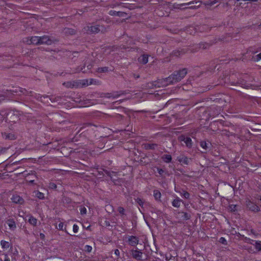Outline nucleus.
<instances>
[{
    "label": "nucleus",
    "mask_w": 261,
    "mask_h": 261,
    "mask_svg": "<svg viewBox=\"0 0 261 261\" xmlns=\"http://www.w3.org/2000/svg\"><path fill=\"white\" fill-rule=\"evenodd\" d=\"M39 40L40 44H46L49 45L54 42L51 38L47 35L39 37Z\"/></svg>",
    "instance_id": "1a4fd4ad"
},
{
    "label": "nucleus",
    "mask_w": 261,
    "mask_h": 261,
    "mask_svg": "<svg viewBox=\"0 0 261 261\" xmlns=\"http://www.w3.org/2000/svg\"><path fill=\"white\" fill-rule=\"evenodd\" d=\"M3 139L7 140H14L16 139V136L12 133H2Z\"/></svg>",
    "instance_id": "dca6fc26"
},
{
    "label": "nucleus",
    "mask_w": 261,
    "mask_h": 261,
    "mask_svg": "<svg viewBox=\"0 0 261 261\" xmlns=\"http://www.w3.org/2000/svg\"><path fill=\"white\" fill-rule=\"evenodd\" d=\"M170 80H168L167 79V77L164 79L159 80L157 81H154L152 83H150L148 84V87H165L168 86L169 84H173L172 83H170Z\"/></svg>",
    "instance_id": "39448f33"
},
{
    "label": "nucleus",
    "mask_w": 261,
    "mask_h": 261,
    "mask_svg": "<svg viewBox=\"0 0 261 261\" xmlns=\"http://www.w3.org/2000/svg\"><path fill=\"white\" fill-rule=\"evenodd\" d=\"M162 160L166 163H170L172 161V156L169 154H164L161 157Z\"/></svg>",
    "instance_id": "b1692460"
},
{
    "label": "nucleus",
    "mask_w": 261,
    "mask_h": 261,
    "mask_svg": "<svg viewBox=\"0 0 261 261\" xmlns=\"http://www.w3.org/2000/svg\"><path fill=\"white\" fill-rule=\"evenodd\" d=\"M95 126V125L91 123H85L83 124L82 127H81V130L82 129H84L88 127H90V126Z\"/></svg>",
    "instance_id": "37998d69"
},
{
    "label": "nucleus",
    "mask_w": 261,
    "mask_h": 261,
    "mask_svg": "<svg viewBox=\"0 0 261 261\" xmlns=\"http://www.w3.org/2000/svg\"><path fill=\"white\" fill-rule=\"evenodd\" d=\"M84 31L88 34H92L98 33L99 32L104 33L106 29L103 26L90 24L84 28Z\"/></svg>",
    "instance_id": "20e7f679"
},
{
    "label": "nucleus",
    "mask_w": 261,
    "mask_h": 261,
    "mask_svg": "<svg viewBox=\"0 0 261 261\" xmlns=\"http://www.w3.org/2000/svg\"><path fill=\"white\" fill-rule=\"evenodd\" d=\"M238 236H239L242 240H243L244 242L248 243L250 241V239L245 237L244 235H242L240 233H239Z\"/></svg>",
    "instance_id": "4c0bfd02"
},
{
    "label": "nucleus",
    "mask_w": 261,
    "mask_h": 261,
    "mask_svg": "<svg viewBox=\"0 0 261 261\" xmlns=\"http://www.w3.org/2000/svg\"><path fill=\"white\" fill-rule=\"evenodd\" d=\"M94 80L92 79H90L89 80H86V82H87L86 85H90L94 83Z\"/></svg>",
    "instance_id": "864d4df0"
},
{
    "label": "nucleus",
    "mask_w": 261,
    "mask_h": 261,
    "mask_svg": "<svg viewBox=\"0 0 261 261\" xmlns=\"http://www.w3.org/2000/svg\"><path fill=\"white\" fill-rule=\"evenodd\" d=\"M200 146L205 151H206L210 148L208 144L205 141H201L200 142Z\"/></svg>",
    "instance_id": "72a5a7b5"
},
{
    "label": "nucleus",
    "mask_w": 261,
    "mask_h": 261,
    "mask_svg": "<svg viewBox=\"0 0 261 261\" xmlns=\"http://www.w3.org/2000/svg\"><path fill=\"white\" fill-rule=\"evenodd\" d=\"M254 246H255V249L259 251H261V241H255Z\"/></svg>",
    "instance_id": "f704fd0d"
},
{
    "label": "nucleus",
    "mask_w": 261,
    "mask_h": 261,
    "mask_svg": "<svg viewBox=\"0 0 261 261\" xmlns=\"http://www.w3.org/2000/svg\"><path fill=\"white\" fill-rule=\"evenodd\" d=\"M63 226L64 223L63 222H61L59 224L58 226L57 227V228L59 230H63Z\"/></svg>",
    "instance_id": "603ef678"
},
{
    "label": "nucleus",
    "mask_w": 261,
    "mask_h": 261,
    "mask_svg": "<svg viewBox=\"0 0 261 261\" xmlns=\"http://www.w3.org/2000/svg\"><path fill=\"white\" fill-rule=\"evenodd\" d=\"M219 242L225 245H227V242L224 237H221L219 240Z\"/></svg>",
    "instance_id": "09e8293b"
},
{
    "label": "nucleus",
    "mask_w": 261,
    "mask_h": 261,
    "mask_svg": "<svg viewBox=\"0 0 261 261\" xmlns=\"http://www.w3.org/2000/svg\"><path fill=\"white\" fill-rule=\"evenodd\" d=\"M8 149V148L7 147H4L0 146V155L5 154L7 152Z\"/></svg>",
    "instance_id": "c03bdc74"
},
{
    "label": "nucleus",
    "mask_w": 261,
    "mask_h": 261,
    "mask_svg": "<svg viewBox=\"0 0 261 261\" xmlns=\"http://www.w3.org/2000/svg\"><path fill=\"white\" fill-rule=\"evenodd\" d=\"M153 196L156 200L161 201V193L159 190H154L153 191Z\"/></svg>",
    "instance_id": "c85d7f7f"
},
{
    "label": "nucleus",
    "mask_w": 261,
    "mask_h": 261,
    "mask_svg": "<svg viewBox=\"0 0 261 261\" xmlns=\"http://www.w3.org/2000/svg\"><path fill=\"white\" fill-rule=\"evenodd\" d=\"M179 214L182 215L181 218H182V220H189L191 217L190 214H189L188 213L180 212H179Z\"/></svg>",
    "instance_id": "bb28decb"
},
{
    "label": "nucleus",
    "mask_w": 261,
    "mask_h": 261,
    "mask_svg": "<svg viewBox=\"0 0 261 261\" xmlns=\"http://www.w3.org/2000/svg\"><path fill=\"white\" fill-rule=\"evenodd\" d=\"M241 75L237 72L230 73L225 77V82L232 86H240L242 87H248L246 82L240 77Z\"/></svg>",
    "instance_id": "f257e3e1"
},
{
    "label": "nucleus",
    "mask_w": 261,
    "mask_h": 261,
    "mask_svg": "<svg viewBox=\"0 0 261 261\" xmlns=\"http://www.w3.org/2000/svg\"><path fill=\"white\" fill-rule=\"evenodd\" d=\"M127 93H128V92H127L126 91H120L118 92V94H119V96H120L121 95H125Z\"/></svg>",
    "instance_id": "e2e57ef3"
},
{
    "label": "nucleus",
    "mask_w": 261,
    "mask_h": 261,
    "mask_svg": "<svg viewBox=\"0 0 261 261\" xmlns=\"http://www.w3.org/2000/svg\"><path fill=\"white\" fill-rule=\"evenodd\" d=\"M63 85L67 88H72L76 86V83L73 81L66 82L63 83Z\"/></svg>",
    "instance_id": "cd10ccee"
},
{
    "label": "nucleus",
    "mask_w": 261,
    "mask_h": 261,
    "mask_svg": "<svg viewBox=\"0 0 261 261\" xmlns=\"http://www.w3.org/2000/svg\"><path fill=\"white\" fill-rule=\"evenodd\" d=\"M248 51L250 53H251L252 54H254L256 53L258 51L255 50V49H254L253 47H250L248 49Z\"/></svg>",
    "instance_id": "bf43d9fd"
},
{
    "label": "nucleus",
    "mask_w": 261,
    "mask_h": 261,
    "mask_svg": "<svg viewBox=\"0 0 261 261\" xmlns=\"http://www.w3.org/2000/svg\"><path fill=\"white\" fill-rule=\"evenodd\" d=\"M135 201L136 202V203L141 207V208L143 209V204L145 202V201L143 199H141V198H137V199H135Z\"/></svg>",
    "instance_id": "473e14b6"
},
{
    "label": "nucleus",
    "mask_w": 261,
    "mask_h": 261,
    "mask_svg": "<svg viewBox=\"0 0 261 261\" xmlns=\"http://www.w3.org/2000/svg\"><path fill=\"white\" fill-rule=\"evenodd\" d=\"M103 173H105L108 176H109L111 178V176H112V174H116V172L113 171H108L106 169H103Z\"/></svg>",
    "instance_id": "a19ab883"
},
{
    "label": "nucleus",
    "mask_w": 261,
    "mask_h": 261,
    "mask_svg": "<svg viewBox=\"0 0 261 261\" xmlns=\"http://www.w3.org/2000/svg\"><path fill=\"white\" fill-rule=\"evenodd\" d=\"M39 36H32L30 38H27L25 42L28 44L40 45Z\"/></svg>",
    "instance_id": "9b49d317"
},
{
    "label": "nucleus",
    "mask_w": 261,
    "mask_h": 261,
    "mask_svg": "<svg viewBox=\"0 0 261 261\" xmlns=\"http://www.w3.org/2000/svg\"><path fill=\"white\" fill-rule=\"evenodd\" d=\"M6 223L8 224L11 230H14L16 228L15 221L13 218L7 220Z\"/></svg>",
    "instance_id": "2eb2a0df"
},
{
    "label": "nucleus",
    "mask_w": 261,
    "mask_h": 261,
    "mask_svg": "<svg viewBox=\"0 0 261 261\" xmlns=\"http://www.w3.org/2000/svg\"><path fill=\"white\" fill-rule=\"evenodd\" d=\"M157 170H158V173L161 176L163 175V174L164 173H165V171L163 169H161V168H157Z\"/></svg>",
    "instance_id": "052dcab7"
},
{
    "label": "nucleus",
    "mask_w": 261,
    "mask_h": 261,
    "mask_svg": "<svg viewBox=\"0 0 261 261\" xmlns=\"http://www.w3.org/2000/svg\"><path fill=\"white\" fill-rule=\"evenodd\" d=\"M185 144L188 148H191L192 147V139L190 137H187V138H186Z\"/></svg>",
    "instance_id": "2f4dec72"
},
{
    "label": "nucleus",
    "mask_w": 261,
    "mask_h": 261,
    "mask_svg": "<svg viewBox=\"0 0 261 261\" xmlns=\"http://www.w3.org/2000/svg\"><path fill=\"white\" fill-rule=\"evenodd\" d=\"M87 213V210L85 207H83L81 208V215H85Z\"/></svg>",
    "instance_id": "4d7b16f0"
},
{
    "label": "nucleus",
    "mask_w": 261,
    "mask_h": 261,
    "mask_svg": "<svg viewBox=\"0 0 261 261\" xmlns=\"http://www.w3.org/2000/svg\"><path fill=\"white\" fill-rule=\"evenodd\" d=\"M85 248L86 250L88 252H91L92 249V247L89 245H86Z\"/></svg>",
    "instance_id": "13d9d810"
},
{
    "label": "nucleus",
    "mask_w": 261,
    "mask_h": 261,
    "mask_svg": "<svg viewBox=\"0 0 261 261\" xmlns=\"http://www.w3.org/2000/svg\"><path fill=\"white\" fill-rule=\"evenodd\" d=\"M1 245L2 246V248H6V249L9 248L10 245L9 242H7L6 241H4V240L1 241Z\"/></svg>",
    "instance_id": "c9c22d12"
},
{
    "label": "nucleus",
    "mask_w": 261,
    "mask_h": 261,
    "mask_svg": "<svg viewBox=\"0 0 261 261\" xmlns=\"http://www.w3.org/2000/svg\"><path fill=\"white\" fill-rule=\"evenodd\" d=\"M98 175H104V173H103V169H102V170H99L98 171Z\"/></svg>",
    "instance_id": "774afa93"
},
{
    "label": "nucleus",
    "mask_w": 261,
    "mask_h": 261,
    "mask_svg": "<svg viewBox=\"0 0 261 261\" xmlns=\"http://www.w3.org/2000/svg\"><path fill=\"white\" fill-rule=\"evenodd\" d=\"M210 46L209 44L206 43H200L198 45H197L194 48H192L191 50V53H195L200 48H202L203 49H206L208 48Z\"/></svg>",
    "instance_id": "f8f14e48"
},
{
    "label": "nucleus",
    "mask_w": 261,
    "mask_h": 261,
    "mask_svg": "<svg viewBox=\"0 0 261 261\" xmlns=\"http://www.w3.org/2000/svg\"><path fill=\"white\" fill-rule=\"evenodd\" d=\"M114 254L116 255L117 258H118L119 257V255H120L119 250L117 249L114 250Z\"/></svg>",
    "instance_id": "680f3d73"
},
{
    "label": "nucleus",
    "mask_w": 261,
    "mask_h": 261,
    "mask_svg": "<svg viewBox=\"0 0 261 261\" xmlns=\"http://www.w3.org/2000/svg\"><path fill=\"white\" fill-rule=\"evenodd\" d=\"M133 76L135 79H138V78H139V77H140V75H139V74H135V73H133Z\"/></svg>",
    "instance_id": "338daca9"
},
{
    "label": "nucleus",
    "mask_w": 261,
    "mask_h": 261,
    "mask_svg": "<svg viewBox=\"0 0 261 261\" xmlns=\"http://www.w3.org/2000/svg\"><path fill=\"white\" fill-rule=\"evenodd\" d=\"M261 60V53L258 55L253 56L252 57V60L254 62H257Z\"/></svg>",
    "instance_id": "58836bf2"
},
{
    "label": "nucleus",
    "mask_w": 261,
    "mask_h": 261,
    "mask_svg": "<svg viewBox=\"0 0 261 261\" xmlns=\"http://www.w3.org/2000/svg\"><path fill=\"white\" fill-rule=\"evenodd\" d=\"M34 193L35 194L34 196L39 199H44L45 198L44 194L39 192V191H35L34 192Z\"/></svg>",
    "instance_id": "7c9ffc66"
},
{
    "label": "nucleus",
    "mask_w": 261,
    "mask_h": 261,
    "mask_svg": "<svg viewBox=\"0 0 261 261\" xmlns=\"http://www.w3.org/2000/svg\"><path fill=\"white\" fill-rule=\"evenodd\" d=\"M34 98L37 100L41 101V102L45 104H48L49 103V101L51 102H57L62 99V97L60 96H48L47 95H41L40 94H35L34 96Z\"/></svg>",
    "instance_id": "7ed1b4c3"
},
{
    "label": "nucleus",
    "mask_w": 261,
    "mask_h": 261,
    "mask_svg": "<svg viewBox=\"0 0 261 261\" xmlns=\"http://www.w3.org/2000/svg\"><path fill=\"white\" fill-rule=\"evenodd\" d=\"M240 206L237 204H230L228 205V210L232 213H236L238 211Z\"/></svg>",
    "instance_id": "5701e85b"
},
{
    "label": "nucleus",
    "mask_w": 261,
    "mask_h": 261,
    "mask_svg": "<svg viewBox=\"0 0 261 261\" xmlns=\"http://www.w3.org/2000/svg\"><path fill=\"white\" fill-rule=\"evenodd\" d=\"M182 200L181 199L177 197L176 199L173 200L172 202V205L175 207H179L180 205V202Z\"/></svg>",
    "instance_id": "393cba45"
},
{
    "label": "nucleus",
    "mask_w": 261,
    "mask_h": 261,
    "mask_svg": "<svg viewBox=\"0 0 261 261\" xmlns=\"http://www.w3.org/2000/svg\"><path fill=\"white\" fill-rule=\"evenodd\" d=\"M217 3L216 0H207L205 4L208 6H213Z\"/></svg>",
    "instance_id": "a18cd8bd"
},
{
    "label": "nucleus",
    "mask_w": 261,
    "mask_h": 261,
    "mask_svg": "<svg viewBox=\"0 0 261 261\" xmlns=\"http://www.w3.org/2000/svg\"><path fill=\"white\" fill-rule=\"evenodd\" d=\"M118 212L121 214V215H124L125 210L123 207L119 206L118 208Z\"/></svg>",
    "instance_id": "8fccbe9b"
},
{
    "label": "nucleus",
    "mask_w": 261,
    "mask_h": 261,
    "mask_svg": "<svg viewBox=\"0 0 261 261\" xmlns=\"http://www.w3.org/2000/svg\"><path fill=\"white\" fill-rule=\"evenodd\" d=\"M186 138H187V137L184 135H181L178 137V140L180 142H184L185 143Z\"/></svg>",
    "instance_id": "de8ad7c7"
},
{
    "label": "nucleus",
    "mask_w": 261,
    "mask_h": 261,
    "mask_svg": "<svg viewBox=\"0 0 261 261\" xmlns=\"http://www.w3.org/2000/svg\"><path fill=\"white\" fill-rule=\"evenodd\" d=\"M130 254L133 258L137 260H145V259H142L143 253L141 250L132 249L130 250Z\"/></svg>",
    "instance_id": "6e6552de"
},
{
    "label": "nucleus",
    "mask_w": 261,
    "mask_h": 261,
    "mask_svg": "<svg viewBox=\"0 0 261 261\" xmlns=\"http://www.w3.org/2000/svg\"><path fill=\"white\" fill-rule=\"evenodd\" d=\"M148 55L147 54H143L138 58V61L142 64H146L148 62Z\"/></svg>",
    "instance_id": "412c9836"
},
{
    "label": "nucleus",
    "mask_w": 261,
    "mask_h": 261,
    "mask_svg": "<svg viewBox=\"0 0 261 261\" xmlns=\"http://www.w3.org/2000/svg\"><path fill=\"white\" fill-rule=\"evenodd\" d=\"M39 236H40V239H41L42 240H43V241H44V240H45V235H44V233H40Z\"/></svg>",
    "instance_id": "0e129e2a"
},
{
    "label": "nucleus",
    "mask_w": 261,
    "mask_h": 261,
    "mask_svg": "<svg viewBox=\"0 0 261 261\" xmlns=\"http://www.w3.org/2000/svg\"><path fill=\"white\" fill-rule=\"evenodd\" d=\"M191 49L192 48L188 47L179 48L177 49L174 50L172 52L171 55L176 57H180L187 53L189 52L191 53Z\"/></svg>",
    "instance_id": "0eeeda50"
},
{
    "label": "nucleus",
    "mask_w": 261,
    "mask_h": 261,
    "mask_svg": "<svg viewBox=\"0 0 261 261\" xmlns=\"http://www.w3.org/2000/svg\"><path fill=\"white\" fill-rule=\"evenodd\" d=\"M109 14L111 16H117L122 17H125L127 15V13L125 12L114 10H110L109 12Z\"/></svg>",
    "instance_id": "a211bd4d"
},
{
    "label": "nucleus",
    "mask_w": 261,
    "mask_h": 261,
    "mask_svg": "<svg viewBox=\"0 0 261 261\" xmlns=\"http://www.w3.org/2000/svg\"><path fill=\"white\" fill-rule=\"evenodd\" d=\"M57 187V185L54 182H50L49 184V188L51 189L55 190Z\"/></svg>",
    "instance_id": "3c124183"
},
{
    "label": "nucleus",
    "mask_w": 261,
    "mask_h": 261,
    "mask_svg": "<svg viewBox=\"0 0 261 261\" xmlns=\"http://www.w3.org/2000/svg\"><path fill=\"white\" fill-rule=\"evenodd\" d=\"M252 234L255 237L258 236L259 235V233H257L256 231H255L254 229H251L250 232L249 233V234Z\"/></svg>",
    "instance_id": "5fc2aeb1"
},
{
    "label": "nucleus",
    "mask_w": 261,
    "mask_h": 261,
    "mask_svg": "<svg viewBox=\"0 0 261 261\" xmlns=\"http://www.w3.org/2000/svg\"><path fill=\"white\" fill-rule=\"evenodd\" d=\"M13 202L16 204H22L24 202V199L18 195H13L11 198Z\"/></svg>",
    "instance_id": "4468645a"
},
{
    "label": "nucleus",
    "mask_w": 261,
    "mask_h": 261,
    "mask_svg": "<svg viewBox=\"0 0 261 261\" xmlns=\"http://www.w3.org/2000/svg\"><path fill=\"white\" fill-rule=\"evenodd\" d=\"M104 96L102 97H107V98H116L119 96V94H118V91H114L112 93H107L103 94Z\"/></svg>",
    "instance_id": "6ab92c4d"
},
{
    "label": "nucleus",
    "mask_w": 261,
    "mask_h": 261,
    "mask_svg": "<svg viewBox=\"0 0 261 261\" xmlns=\"http://www.w3.org/2000/svg\"><path fill=\"white\" fill-rule=\"evenodd\" d=\"M111 181L114 183L115 185H120V182H121V179L120 178H114L112 176H111Z\"/></svg>",
    "instance_id": "e433bc0d"
},
{
    "label": "nucleus",
    "mask_w": 261,
    "mask_h": 261,
    "mask_svg": "<svg viewBox=\"0 0 261 261\" xmlns=\"http://www.w3.org/2000/svg\"><path fill=\"white\" fill-rule=\"evenodd\" d=\"M98 71L100 73H103L108 71V67H100L98 69Z\"/></svg>",
    "instance_id": "49530a36"
},
{
    "label": "nucleus",
    "mask_w": 261,
    "mask_h": 261,
    "mask_svg": "<svg viewBox=\"0 0 261 261\" xmlns=\"http://www.w3.org/2000/svg\"><path fill=\"white\" fill-rule=\"evenodd\" d=\"M79 226L76 224H74L73 226V231L74 233H76L78 231Z\"/></svg>",
    "instance_id": "6e6d98bb"
},
{
    "label": "nucleus",
    "mask_w": 261,
    "mask_h": 261,
    "mask_svg": "<svg viewBox=\"0 0 261 261\" xmlns=\"http://www.w3.org/2000/svg\"><path fill=\"white\" fill-rule=\"evenodd\" d=\"M187 74V69L186 68L178 71H175L171 75L167 77L170 80V83L174 84L180 81Z\"/></svg>",
    "instance_id": "f03ea898"
},
{
    "label": "nucleus",
    "mask_w": 261,
    "mask_h": 261,
    "mask_svg": "<svg viewBox=\"0 0 261 261\" xmlns=\"http://www.w3.org/2000/svg\"><path fill=\"white\" fill-rule=\"evenodd\" d=\"M8 92H10L12 94H14V93L17 94V93H20L23 95H29L31 96H33V92L32 91H28L25 89L18 87V88H13L12 89L7 90Z\"/></svg>",
    "instance_id": "423d86ee"
},
{
    "label": "nucleus",
    "mask_w": 261,
    "mask_h": 261,
    "mask_svg": "<svg viewBox=\"0 0 261 261\" xmlns=\"http://www.w3.org/2000/svg\"><path fill=\"white\" fill-rule=\"evenodd\" d=\"M110 8H114L117 6H122L124 8H127L126 4L121 2H114L108 5Z\"/></svg>",
    "instance_id": "aec40b11"
},
{
    "label": "nucleus",
    "mask_w": 261,
    "mask_h": 261,
    "mask_svg": "<svg viewBox=\"0 0 261 261\" xmlns=\"http://www.w3.org/2000/svg\"><path fill=\"white\" fill-rule=\"evenodd\" d=\"M28 222L29 223L33 226H36L37 223V219L32 216L29 217Z\"/></svg>",
    "instance_id": "c756f323"
},
{
    "label": "nucleus",
    "mask_w": 261,
    "mask_h": 261,
    "mask_svg": "<svg viewBox=\"0 0 261 261\" xmlns=\"http://www.w3.org/2000/svg\"><path fill=\"white\" fill-rule=\"evenodd\" d=\"M158 146V144L155 143H146L144 144V148L146 150H154Z\"/></svg>",
    "instance_id": "4be33fe9"
},
{
    "label": "nucleus",
    "mask_w": 261,
    "mask_h": 261,
    "mask_svg": "<svg viewBox=\"0 0 261 261\" xmlns=\"http://www.w3.org/2000/svg\"><path fill=\"white\" fill-rule=\"evenodd\" d=\"M178 161L180 163L187 165L192 161V159L189 158L185 155H181L178 158Z\"/></svg>",
    "instance_id": "f3484780"
},
{
    "label": "nucleus",
    "mask_w": 261,
    "mask_h": 261,
    "mask_svg": "<svg viewBox=\"0 0 261 261\" xmlns=\"http://www.w3.org/2000/svg\"><path fill=\"white\" fill-rule=\"evenodd\" d=\"M222 135L223 136H225L228 137H230L231 136L236 137V134L230 132L229 131L226 130V129H223L222 130Z\"/></svg>",
    "instance_id": "a878e982"
},
{
    "label": "nucleus",
    "mask_w": 261,
    "mask_h": 261,
    "mask_svg": "<svg viewBox=\"0 0 261 261\" xmlns=\"http://www.w3.org/2000/svg\"><path fill=\"white\" fill-rule=\"evenodd\" d=\"M246 206L249 210L252 212H258L260 211V208L250 200L246 201Z\"/></svg>",
    "instance_id": "9d476101"
},
{
    "label": "nucleus",
    "mask_w": 261,
    "mask_h": 261,
    "mask_svg": "<svg viewBox=\"0 0 261 261\" xmlns=\"http://www.w3.org/2000/svg\"><path fill=\"white\" fill-rule=\"evenodd\" d=\"M4 261H10V258L7 254L5 255V258Z\"/></svg>",
    "instance_id": "69168bd1"
},
{
    "label": "nucleus",
    "mask_w": 261,
    "mask_h": 261,
    "mask_svg": "<svg viewBox=\"0 0 261 261\" xmlns=\"http://www.w3.org/2000/svg\"><path fill=\"white\" fill-rule=\"evenodd\" d=\"M65 33L70 35H74L75 34V31L72 29L66 28L65 29Z\"/></svg>",
    "instance_id": "ea45409f"
},
{
    "label": "nucleus",
    "mask_w": 261,
    "mask_h": 261,
    "mask_svg": "<svg viewBox=\"0 0 261 261\" xmlns=\"http://www.w3.org/2000/svg\"><path fill=\"white\" fill-rule=\"evenodd\" d=\"M127 242L132 246H136L139 243V238L134 236H128Z\"/></svg>",
    "instance_id": "ddd939ff"
},
{
    "label": "nucleus",
    "mask_w": 261,
    "mask_h": 261,
    "mask_svg": "<svg viewBox=\"0 0 261 261\" xmlns=\"http://www.w3.org/2000/svg\"><path fill=\"white\" fill-rule=\"evenodd\" d=\"M180 194L183 197H184L186 199H189L190 198V194L185 190H182V192L180 193Z\"/></svg>",
    "instance_id": "79ce46f5"
}]
</instances>
